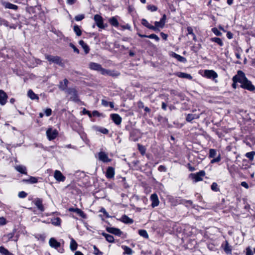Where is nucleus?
Returning a JSON list of instances; mask_svg holds the SVG:
<instances>
[{
  "mask_svg": "<svg viewBox=\"0 0 255 255\" xmlns=\"http://www.w3.org/2000/svg\"><path fill=\"white\" fill-rule=\"evenodd\" d=\"M232 81L231 86L234 89L242 88L255 93V86L248 79L243 71H237V74L232 78Z\"/></svg>",
  "mask_w": 255,
  "mask_h": 255,
  "instance_id": "obj_1",
  "label": "nucleus"
},
{
  "mask_svg": "<svg viewBox=\"0 0 255 255\" xmlns=\"http://www.w3.org/2000/svg\"><path fill=\"white\" fill-rule=\"evenodd\" d=\"M45 57L50 64H56L61 67L64 65V63L62 62V59L60 56L45 54Z\"/></svg>",
  "mask_w": 255,
  "mask_h": 255,
  "instance_id": "obj_2",
  "label": "nucleus"
},
{
  "mask_svg": "<svg viewBox=\"0 0 255 255\" xmlns=\"http://www.w3.org/2000/svg\"><path fill=\"white\" fill-rule=\"evenodd\" d=\"M67 91L68 94L71 95L70 99L72 101L75 102H79L80 101L78 92L75 88H69L67 89Z\"/></svg>",
  "mask_w": 255,
  "mask_h": 255,
  "instance_id": "obj_3",
  "label": "nucleus"
},
{
  "mask_svg": "<svg viewBox=\"0 0 255 255\" xmlns=\"http://www.w3.org/2000/svg\"><path fill=\"white\" fill-rule=\"evenodd\" d=\"M94 20L97 26L100 28L105 29L107 26V24L104 23L103 18L99 14H95Z\"/></svg>",
  "mask_w": 255,
  "mask_h": 255,
  "instance_id": "obj_4",
  "label": "nucleus"
},
{
  "mask_svg": "<svg viewBox=\"0 0 255 255\" xmlns=\"http://www.w3.org/2000/svg\"><path fill=\"white\" fill-rule=\"evenodd\" d=\"M89 68L92 70L100 71L103 75L107 72V71L103 68L101 65L97 63L91 62L89 64Z\"/></svg>",
  "mask_w": 255,
  "mask_h": 255,
  "instance_id": "obj_5",
  "label": "nucleus"
},
{
  "mask_svg": "<svg viewBox=\"0 0 255 255\" xmlns=\"http://www.w3.org/2000/svg\"><path fill=\"white\" fill-rule=\"evenodd\" d=\"M166 14H164L162 17L160 18V20L159 21H155L154 22V27H156V29L154 30V31L158 32L160 31V29L158 28H163L166 22Z\"/></svg>",
  "mask_w": 255,
  "mask_h": 255,
  "instance_id": "obj_6",
  "label": "nucleus"
},
{
  "mask_svg": "<svg viewBox=\"0 0 255 255\" xmlns=\"http://www.w3.org/2000/svg\"><path fill=\"white\" fill-rule=\"evenodd\" d=\"M203 76L210 79H215L218 76L216 72L213 70H205Z\"/></svg>",
  "mask_w": 255,
  "mask_h": 255,
  "instance_id": "obj_7",
  "label": "nucleus"
},
{
  "mask_svg": "<svg viewBox=\"0 0 255 255\" xmlns=\"http://www.w3.org/2000/svg\"><path fill=\"white\" fill-rule=\"evenodd\" d=\"M205 175V172L204 170H201L197 173L190 174V176L196 182L203 180V178Z\"/></svg>",
  "mask_w": 255,
  "mask_h": 255,
  "instance_id": "obj_8",
  "label": "nucleus"
},
{
  "mask_svg": "<svg viewBox=\"0 0 255 255\" xmlns=\"http://www.w3.org/2000/svg\"><path fill=\"white\" fill-rule=\"evenodd\" d=\"M191 137L192 143H201L204 139V135L201 134L191 133Z\"/></svg>",
  "mask_w": 255,
  "mask_h": 255,
  "instance_id": "obj_9",
  "label": "nucleus"
},
{
  "mask_svg": "<svg viewBox=\"0 0 255 255\" xmlns=\"http://www.w3.org/2000/svg\"><path fill=\"white\" fill-rule=\"evenodd\" d=\"M0 3L5 9H10L17 10L18 8V6L17 5L12 4L9 2L4 1L3 0H0Z\"/></svg>",
  "mask_w": 255,
  "mask_h": 255,
  "instance_id": "obj_10",
  "label": "nucleus"
},
{
  "mask_svg": "<svg viewBox=\"0 0 255 255\" xmlns=\"http://www.w3.org/2000/svg\"><path fill=\"white\" fill-rule=\"evenodd\" d=\"M46 135L50 140H53L58 135V131L56 129L53 130L52 128H48L46 131Z\"/></svg>",
  "mask_w": 255,
  "mask_h": 255,
  "instance_id": "obj_11",
  "label": "nucleus"
},
{
  "mask_svg": "<svg viewBox=\"0 0 255 255\" xmlns=\"http://www.w3.org/2000/svg\"><path fill=\"white\" fill-rule=\"evenodd\" d=\"M8 95L2 90H0V105L1 106H4L6 104L7 102Z\"/></svg>",
  "mask_w": 255,
  "mask_h": 255,
  "instance_id": "obj_12",
  "label": "nucleus"
},
{
  "mask_svg": "<svg viewBox=\"0 0 255 255\" xmlns=\"http://www.w3.org/2000/svg\"><path fill=\"white\" fill-rule=\"evenodd\" d=\"M110 118L113 122L117 125H119L122 123V119L118 114H111L110 115Z\"/></svg>",
  "mask_w": 255,
  "mask_h": 255,
  "instance_id": "obj_13",
  "label": "nucleus"
},
{
  "mask_svg": "<svg viewBox=\"0 0 255 255\" xmlns=\"http://www.w3.org/2000/svg\"><path fill=\"white\" fill-rule=\"evenodd\" d=\"M98 159L99 160L103 162H109L111 161V159L108 157V155L103 151H100L99 152Z\"/></svg>",
  "mask_w": 255,
  "mask_h": 255,
  "instance_id": "obj_14",
  "label": "nucleus"
},
{
  "mask_svg": "<svg viewBox=\"0 0 255 255\" xmlns=\"http://www.w3.org/2000/svg\"><path fill=\"white\" fill-rule=\"evenodd\" d=\"M150 200L152 202L151 206L154 208L159 205V201L156 194L154 193L150 196Z\"/></svg>",
  "mask_w": 255,
  "mask_h": 255,
  "instance_id": "obj_15",
  "label": "nucleus"
},
{
  "mask_svg": "<svg viewBox=\"0 0 255 255\" xmlns=\"http://www.w3.org/2000/svg\"><path fill=\"white\" fill-rule=\"evenodd\" d=\"M170 56L172 57H173L175 59H176L178 61L182 62V63H186L187 62V59L184 57H183L175 52H171L170 54Z\"/></svg>",
  "mask_w": 255,
  "mask_h": 255,
  "instance_id": "obj_16",
  "label": "nucleus"
},
{
  "mask_svg": "<svg viewBox=\"0 0 255 255\" xmlns=\"http://www.w3.org/2000/svg\"><path fill=\"white\" fill-rule=\"evenodd\" d=\"M137 34L138 35V36L139 37H140L141 38L147 37V38H149L150 39H153L157 42H158L160 39L159 37L157 35H156L155 34H153V33L147 35H145V34H141L140 33L138 32H137Z\"/></svg>",
  "mask_w": 255,
  "mask_h": 255,
  "instance_id": "obj_17",
  "label": "nucleus"
},
{
  "mask_svg": "<svg viewBox=\"0 0 255 255\" xmlns=\"http://www.w3.org/2000/svg\"><path fill=\"white\" fill-rule=\"evenodd\" d=\"M54 178L58 181H64L65 180V177L63 175L62 173L59 170H55L54 174Z\"/></svg>",
  "mask_w": 255,
  "mask_h": 255,
  "instance_id": "obj_18",
  "label": "nucleus"
},
{
  "mask_svg": "<svg viewBox=\"0 0 255 255\" xmlns=\"http://www.w3.org/2000/svg\"><path fill=\"white\" fill-rule=\"evenodd\" d=\"M107 231L110 233L114 234L119 237H120L122 234V232L119 229L116 228H108L107 229Z\"/></svg>",
  "mask_w": 255,
  "mask_h": 255,
  "instance_id": "obj_19",
  "label": "nucleus"
},
{
  "mask_svg": "<svg viewBox=\"0 0 255 255\" xmlns=\"http://www.w3.org/2000/svg\"><path fill=\"white\" fill-rule=\"evenodd\" d=\"M174 74L175 76L181 78H186L189 80H191L192 79V76L190 74L186 73L177 72L175 73Z\"/></svg>",
  "mask_w": 255,
  "mask_h": 255,
  "instance_id": "obj_20",
  "label": "nucleus"
},
{
  "mask_svg": "<svg viewBox=\"0 0 255 255\" xmlns=\"http://www.w3.org/2000/svg\"><path fill=\"white\" fill-rule=\"evenodd\" d=\"M69 211L75 212L78 215H79L81 217L83 218H86V215L85 213L80 209L78 208H70L68 209Z\"/></svg>",
  "mask_w": 255,
  "mask_h": 255,
  "instance_id": "obj_21",
  "label": "nucleus"
},
{
  "mask_svg": "<svg viewBox=\"0 0 255 255\" xmlns=\"http://www.w3.org/2000/svg\"><path fill=\"white\" fill-rule=\"evenodd\" d=\"M49 244L51 248L57 249L60 246V243L57 242L54 238H51L49 241Z\"/></svg>",
  "mask_w": 255,
  "mask_h": 255,
  "instance_id": "obj_22",
  "label": "nucleus"
},
{
  "mask_svg": "<svg viewBox=\"0 0 255 255\" xmlns=\"http://www.w3.org/2000/svg\"><path fill=\"white\" fill-rule=\"evenodd\" d=\"M115 169L112 167H109L106 171V176L109 179L113 178L115 176Z\"/></svg>",
  "mask_w": 255,
  "mask_h": 255,
  "instance_id": "obj_23",
  "label": "nucleus"
},
{
  "mask_svg": "<svg viewBox=\"0 0 255 255\" xmlns=\"http://www.w3.org/2000/svg\"><path fill=\"white\" fill-rule=\"evenodd\" d=\"M68 83V80L65 78L62 81L59 82V88L62 91H65L67 89Z\"/></svg>",
  "mask_w": 255,
  "mask_h": 255,
  "instance_id": "obj_24",
  "label": "nucleus"
},
{
  "mask_svg": "<svg viewBox=\"0 0 255 255\" xmlns=\"http://www.w3.org/2000/svg\"><path fill=\"white\" fill-rule=\"evenodd\" d=\"M141 23L143 26H144L145 27H147L149 29L152 30L153 31H154V30L156 29V27L149 23L148 21L145 18H142L141 19Z\"/></svg>",
  "mask_w": 255,
  "mask_h": 255,
  "instance_id": "obj_25",
  "label": "nucleus"
},
{
  "mask_svg": "<svg viewBox=\"0 0 255 255\" xmlns=\"http://www.w3.org/2000/svg\"><path fill=\"white\" fill-rule=\"evenodd\" d=\"M119 220L125 224H132L133 223V220L132 219L129 218L126 215L122 216Z\"/></svg>",
  "mask_w": 255,
  "mask_h": 255,
  "instance_id": "obj_26",
  "label": "nucleus"
},
{
  "mask_svg": "<svg viewBox=\"0 0 255 255\" xmlns=\"http://www.w3.org/2000/svg\"><path fill=\"white\" fill-rule=\"evenodd\" d=\"M34 204L40 211L43 212L44 210L42 205V201L41 199L37 198L34 202Z\"/></svg>",
  "mask_w": 255,
  "mask_h": 255,
  "instance_id": "obj_27",
  "label": "nucleus"
},
{
  "mask_svg": "<svg viewBox=\"0 0 255 255\" xmlns=\"http://www.w3.org/2000/svg\"><path fill=\"white\" fill-rule=\"evenodd\" d=\"M15 169L17 171L20 172V173L24 174L25 175L27 174L26 168L25 166L23 165H16L15 166Z\"/></svg>",
  "mask_w": 255,
  "mask_h": 255,
  "instance_id": "obj_28",
  "label": "nucleus"
},
{
  "mask_svg": "<svg viewBox=\"0 0 255 255\" xmlns=\"http://www.w3.org/2000/svg\"><path fill=\"white\" fill-rule=\"evenodd\" d=\"M210 41L212 42L217 43L219 46L222 47L224 45V43L221 38L217 37H212L210 39Z\"/></svg>",
  "mask_w": 255,
  "mask_h": 255,
  "instance_id": "obj_29",
  "label": "nucleus"
},
{
  "mask_svg": "<svg viewBox=\"0 0 255 255\" xmlns=\"http://www.w3.org/2000/svg\"><path fill=\"white\" fill-rule=\"evenodd\" d=\"M109 22L112 26L115 27H118L119 26V22L115 16L111 17L109 19Z\"/></svg>",
  "mask_w": 255,
  "mask_h": 255,
  "instance_id": "obj_30",
  "label": "nucleus"
},
{
  "mask_svg": "<svg viewBox=\"0 0 255 255\" xmlns=\"http://www.w3.org/2000/svg\"><path fill=\"white\" fill-rule=\"evenodd\" d=\"M79 43L84 50L85 53L88 54L90 51V48L88 45L83 40H80Z\"/></svg>",
  "mask_w": 255,
  "mask_h": 255,
  "instance_id": "obj_31",
  "label": "nucleus"
},
{
  "mask_svg": "<svg viewBox=\"0 0 255 255\" xmlns=\"http://www.w3.org/2000/svg\"><path fill=\"white\" fill-rule=\"evenodd\" d=\"M22 182L24 183L33 184L38 182V179L35 177L30 176L29 179H23Z\"/></svg>",
  "mask_w": 255,
  "mask_h": 255,
  "instance_id": "obj_32",
  "label": "nucleus"
},
{
  "mask_svg": "<svg viewBox=\"0 0 255 255\" xmlns=\"http://www.w3.org/2000/svg\"><path fill=\"white\" fill-rule=\"evenodd\" d=\"M122 248L124 250V255H132L133 251L128 247L126 246H122Z\"/></svg>",
  "mask_w": 255,
  "mask_h": 255,
  "instance_id": "obj_33",
  "label": "nucleus"
},
{
  "mask_svg": "<svg viewBox=\"0 0 255 255\" xmlns=\"http://www.w3.org/2000/svg\"><path fill=\"white\" fill-rule=\"evenodd\" d=\"M101 104L103 106H104L105 107H107L108 106H110V107L111 109H113L114 108V102H108L107 101H106V100H104V99H102L101 100Z\"/></svg>",
  "mask_w": 255,
  "mask_h": 255,
  "instance_id": "obj_34",
  "label": "nucleus"
},
{
  "mask_svg": "<svg viewBox=\"0 0 255 255\" xmlns=\"http://www.w3.org/2000/svg\"><path fill=\"white\" fill-rule=\"evenodd\" d=\"M95 129L96 131H99L101 133H102L105 134H107L109 133V130L105 128L100 127H96Z\"/></svg>",
  "mask_w": 255,
  "mask_h": 255,
  "instance_id": "obj_35",
  "label": "nucleus"
},
{
  "mask_svg": "<svg viewBox=\"0 0 255 255\" xmlns=\"http://www.w3.org/2000/svg\"><path fill=\"white\" fill-rule=\"evenodd\" d=\"M27 95L31 100L39 99L38 96L35 94L32 90H29Z\"/></svg>",
  "mask_w": 255,
  "mask_h": 255,
  "instance_id": "obj_36",
  "label": "nucleus"
},
{
  "mask_svg": "<svg viewBox=\"0 0 255 255\" xmlns=\"http://www.w3.org/2000/svg\"><path fill=\"white\" fill-rule=\"evenodd\" d=\"M102 235L105 237L106 240L109 243H114V237L111 235L103 233Z\"/></svg>",
  "mask_w": 255,
  "mask_h": 255,
  "instance_id": "obj_37",
  "label": "nucleus"
},
{
  "mask_svg": "<svg viewBox=\"0 0 255 255\" xmlns=\"http://www.w3.org/2000/svg\"><path fill=\"white\" fill-rule=\"evenodd\" d=\"M73 30L77 36H80L82 35V30L79 25L75 24L73 27Z\"/></svg>",
  "mask_w": 255,
  "mask_h": 255,
  "instance_id": "obj_38",
  "label": "nucleus"
},
{
  "mask_svg": "<svg viewBox=\"0 0 255 255\" xmlns=\"http://www.w3.org/2000/svg\"><path fill=\"white\" fill-rule=\"evenodd\" d=\"M70 248L72 251H75L77 248V244L73 238L71 239Z\"/></svg>",
  "mask_w": 255,
  "mask_h": 255,
  "instance_id": "obj_39",
  "label": "nucleus"
},
{
  "mask_svg": "<svg viewBox=\"0 0 255 255\" xmlns=\"http://www.w3.org/2000/svg\"><path fill=\"white\" fill-rule=\"evenodd\" d=\"M198 118V117L195 114H189L186 117L187 122H191L192 120Z\"/></svg>",
  "mask_w": 255,
  "mask_h": 255,
  "instance_id": "obj_40",
  "label": "nucleus"
},
{
  "mask_svg": "<svg viewBox=\"0 0 255 255\" xmlns=\"http://www.w3.org/2000/svg\"><path fill=\"white\" fill-rule=\"evenodd\" d=\"M0 253L3 255H14L3 247H0Z\"/></svg>",
  "mask_w": 255,
  "mask_h": 255,
  "instance_id": "obj_41",
  "label": "nucleus"
},
{
  "mask_svg": "<svg viewBox=\"0 0 255 255\" xmlns=\"http://www.w3.org/2000/svg\"><path fill=\"white\" fill-rule=\"evenodd\" d=\"M15 231L14 230L12 233H8L4 235L3 238L6 240V241L10 240L14 236Z\"/></svg>",
  "mask_w": 255,
  "mask_h": 255,
  "instance_id": "obj_42",
  "label": "nucleus"
},
{
  "mask_svg": "<svg viewBox=\"0 0 255 255\" xmlns=\"http://www.w3.org/2000/svg\"><path fill=\"white\" fill-rule=\"evenodd\" d=\"M138 234L140 236H141L145 239L148 238V233H147V231L145 230H139L138 231Z\"/></svg>",
  "mask_w": 255,
  "mask_h": 255,
  "instance_id": "obj_43",
  "label": "nucleus"
},
{
  "mask_svg": "<svg viewBox=\"0 0 255 255\" xmlns=\"http://www.w3.org/2000/svg\"><path fill=\"white\" fill-rule=\"evenodd\" d=\"M224 251L227 254H231L232 253V249L231 247L229 245L228 242H226L225 246L224 248Z\"/></svg>",
  "mask_w": 255,
  "mask_h": 255,
  "instance_id": "obj_44",
  "label": "nucleus"
},
{
  "mask_svg": "<svg viewBox=\"0 0 255 255\" xmlns=\"http://www.w3.org/2000/svg\"><path fill=\"white\" fill-rule=\"evenodd\" d=\"M146 8L147 10L151 12L156 11L158 9V7L152 4L147 5Z\"/></svg>",
  "mask_w": 255,
  "mask_h": 255,
  "instance_id": "obj_45",
  "label": "nucleus"
},
{
  "mask_svg": "<svg viewBox=\"0 0 255 255\" xmlns=\"http://www.w3.org/2000/svg\"><path fill=\"white\" fill-rule=\"evenodd\" d=\"M255 155V151H251L247 152L245 156L251 160H253L254 156Z\"/></svg>",
  "mask_w": 255,
  "mask_h": 255,
  "instance_id": "obj_46",
  "label": "nucleus"
},
{
  "mask_svg": "<svg viewBox=\"0 0 255 255\" xmlns=\"http://www.w3.org/2000/svg\"><path fill=\"white\" fill-rule=\"evenodd\" d=\"M92 117H104L105 116L102 113H100L99 111L97 110H94L92 113Z\"/></svg>",
  "mask_w": 255,
  "mask_h": 255,
  "instance_id": "obj_47",
  "label": "nucleus"
},
{
  "mask_svg": "<svg viewBox=\"0 0 255 255\" xmlns=\"http://www.w3.org/2000/svg\"><path fill=\"white\" fill-rule=\"evenodd\" d=\"M212 31L216 35L218 36H221L222 35V32L219 31L217 28L216 27H213L212 28Z\"/></svg>",
  "mask_w": 255,
  "mask_h": 255,
  "instance_id": "obj_48",
  "label": "nucleus"
},
{
  "mask_svg": "<svg viewBox=\"0 0 255 255\" xmlns=\"http://www.w3.org/2000/svg\"><path fill=\"white\" fill-rule=\"evenodd\" d=\"M138 147L139 151L142 155H144L145 153L146 148L142 144H138Z\"/></svg>",
  "mask_w": 255,
  "mask_h": 255,
  "instance_id": "obj_49",
  "label": "nucleus"
},
{
  "mask_svg": "<svg viewBox=\"0 0 255 255\" xmlns=\"http://www.w3.org/2000/svg\"><path fill=\"white\" fill-rule=\"evenodd\" d=\"M0 25H3L6 27H8L9 26V22L6 20L1 18H0Z\"/></svg>",
  "mask_w": 255,
  "mask_h": 255,
  "instance_id": "obj_50",
  "label": "nucleus"
},
{
  "mask_svg": "<svg viewBox=\"0 0 255 255\" xmlns=\"http://www.w3.org/2000/svg\"><path fill=\"white\" fill-rule=\"evenodd\" d=\"M84 18L85 15L84 14H81L76 15L74 17V19L76 21H79L83 20Z\"/></svg>",
  "mask_w": 255,
  "mask_h": 255,
  "instance_id": "obj_51",
  "label": "nucleus"
},
{
  "mask_svg": "<svg viewBox=\"0 0 255 255\" xmlns=\"http://www.w3.org/2000/svg\"><path fill=\"white\" fill-rule=\"evenodd\" d=\"M93 249H94V254L95 255H103V253L100 251L96 247V246H93Z\"/></svg>",
  "mask_w": 255,
  "mask_h": 255,
  "instance_id": "obj_52",
  "label": "nucleus"
},
{
  "mask_svg": "<svg viewBox=\"0 0 255 255\" xmlns=\"http://www.w3.org/2000/svg\"><path fill=\"white\" fill-rule=\"evenodd\" d=\"M52 223L53 225H55V226H59L60 225V223H61V220L60 219V218H56L54 219H53L52 221Z\"/></svg>",
  "mask_w": 255,
  "mask_h": 255,
  "instance_id": "obj_53",
  "label": "nucleus"
},
{
  "mask_svg": "<svg viewBox=\"0 0 255 255\" xmlns=\"http://www.w3.org/2000/svg\"><path fill=\"white\" fill-rule=\"evenodd\" d=\"M137 107L139 111H140L141 109H143L144 108V103L141 101H139L137 103Z\"/></svg>",
  "mask_w": 255,
  "mask_h": 255,
  "instance_id": "obj_54",
  "label": "nucleus"
},
{
  "mask_svg": "<svg viewBox=\"0 0 255 255\" xmlns=\"http://www.w3.org/2000/svg\"><path fill=\"white\" fill-rule=\"evenodd\" d=\"M216 155V150L213 149H210L209 151V157L213 158Z\"/></svg>",
  "mask_w": 255,
  "mask_h": 255,
  "instance_id": "obj_55",
  "label": "nucleus"
},
{
  "mask_svg": "<svg viewBox=\"0 0 255 255\" xmlns=\"http://www.w3.org/2000/svg\"><path fill=\"white\" fill-rule=\"evenodd\" d=\"M82 114L83 115H87L89 118H92V113L90 111L86 110L85 108H84L82 111Z\"/></svg>",
  "mask_w": 255,
  "mask_h": 255,
  "instance_id": "obj_56",
  "label": "nucleus"
},
{
  "mask_svg": "<svg viewBox=\"0 0 255 255\" xmlns=\"http://www.w3.org/2000/svg\"><path fill=\"white\" fill-rule=\"evenodd\" d=\"M211 189L214 191H218L219 190L218 184L215 182L213 183L211 185Z\"/></svg>",
  "mask_w": 255,
  "mask_h": 255,
  "instance_id": "obj_57",
  "label": "nucleus"
},
{
  "mask_svg": "<svg viewBox=\"0 0 255 255\" xmlns=\"http://www.w3.org/2000/svg\"><path fill=\"white\" fill-rule=\"evenodd\" d=\"M187 31L188 32L187 35L190 34L192 35V36L194 35L195 34L193 32V30L192 28L190 26H188L187 27Z\"/></svg>",
  "mask_w": 255,
  "mask_h": 255,
  "instance_id": "obj_58",
  "label": "nucleus"
},
{
  "mask_svg": "<svg viewBox=\"0 0 255 255\" xmlns=\"http://www.w3.org/2000/svg\"><path fill=\"white\" fill-rule=\"evenodd\" d=\"M27 196V193L24 191H21L18 193V196L20 198H24Z\"/></svg>",
  "mask_w": 255,
  "mask_h": 255,
  "instance_id": "obj_59",
  "label": "nucleus"
},
{
  "mask_svg": "<svg viewBox=\"0 0 255 255\" xmlns=\"http://www.w3.org/2000/svg\"><path fill=\"white\" fill-rule=\"evenodd\" d=\"M45 114L47 117H49L52 114V110L50 108H47L45 110Z\"/></svg>",
  "mask_w": 255,
  "mask_h": 255,
  "instance_id": "obj_60",
  "label": "nucleus"
},
{
  "mask_svg": "<svg viewBox=\"0 0 255 255\" xmlns=\"http://www.w3.org/2000/svg\"><path fill=\"white\" fill-rule=\"evenodd\" d=\"M221 160V157H220V156L219 155L218 157H217L216 158H213L211 161V163H216V162H219Z\"/></svg>",
  "mask_w": 255,
  "mask_h": 255,
  "instance_id": "obj_61",
  "label": "nucleus"
},
{
  "mask_svg": "<svg viewBox=\"0 0 255 255\" xmlns=\"http://www.w3.org/2000/svg\"><path fill=\"white\" fill-rule=\"evenodd\" d=\"M138 137H135L133 132H131L130 134L129 139L131 141H136L137 140Z\"/></svg>",
  "mask_w": 255,
  "mask_h": 255,
  "instance_id": "obj_62",
  "label": "nucleus"
},
{
  "mask_svg": "<svg viewBox=\"0 0 255 255\" xmlns=\"http://www.w3.org/2000/svg\"><path fill=\"white\" fill-rule=\"evenodd\" d=\"M70 46L73 49V50L77 54L79 53V50L72 43H70Z\"/></svg>",
  "mask_w": 255,
  "mask_h": 255,
  "instance_id": "obj_63",
  "label": "nucleus"
},
{
  "mask_svg": "<svg viewBox=\"0 0 255 255\" xmlns=\"http://www.w3.org/2000/svg\"><path fill=\"white\" fill-rule=\"evenodd\" d=\"M161 37L164 40H167L168 38V34L164 33L163 32H160V33Z\"/></svg>",
  "mask_w": 255,
  "mask_h": 255,
  "instance_id": "obj_64",
  "label": "nucleus"
}]
</instances>
